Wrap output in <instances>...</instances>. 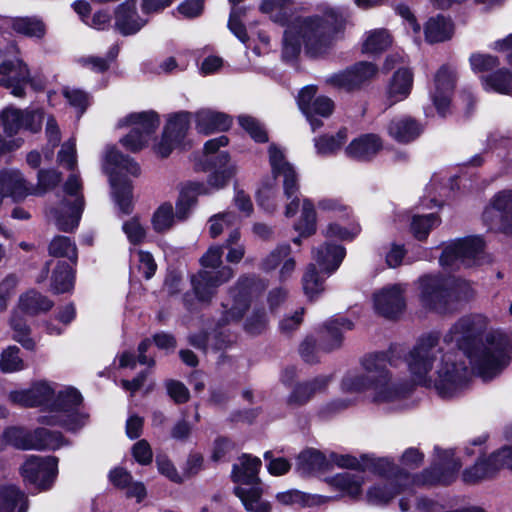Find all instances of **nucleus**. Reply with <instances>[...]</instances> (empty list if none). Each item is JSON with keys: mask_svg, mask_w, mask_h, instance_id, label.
<instances>
[{"mask_svg": "<svg viewBox=\"0 0 512 512\" xmlns=\"http://www.w3.org/2000/svg\"><path fill=\"white\" fill-rule=\"evenodd\" d=\"M411 379L394 376L388 368L392 360L387 353L377 352L363 356L361 371H349L341 380L343 392H369L375 403H395L405 398L414 384L434 387L440 397L453 398L469 384L470 372L460 352H444L440 338L428 334L417 340L406 358Z\"/></svg>", "mask_w": 512, "mask_h": 512, "instance_id": "nucleus-1", "label": "nucleus"}, {"mask_svg": "<svg viewBox=\"0 0 512 512\" xmlns=\"http://www.w3.org/2000/svg\"><path fill=\"white\" fill-rule=\"evenodd\" d=\"M259 9L286 28L282 41V57L290 61L298 57L301 48L310 57L328 53L342 30V21L335 9L325 16H298L289 20L294 10L293 0H262Z\"/></svg>", "mask_w": 512, "mask_h": 512, "instance_id": "nucleus-2", "label": "nucleus"}, {"mask_svg": "<svg viewBox=\"0 0 512 512\" xmlns=\"http://www.w3.org/2000/svg\"><path fill=\"white\" fill-rule=\"evenodd\" d=\"M489 325L483 314L461 317L445 334L443 342L456 347L469 359L472 370L483 380L500 374L510 363L512 356L511 337L500 330L487 333L485 342L479 343Z\"/></svg>", "mask_w": 512, "mask_h": 512, "instance_id": "nucleus-3", "label": "nucleus"}, {"mask_svg": "<svg viewBox=\"0 0 512 512\" xmlns=\"http://www.w3.org/2000/svg\"><path fill=\"white\" fill-rule=\"evenodd\" d=\"M8 398L11 403L22 407H46V414L38 418V422L44 425L61 426L74 432L88 421V415L79 412L82 395L73 387L57 390L55 383L38 380L27 389L11 391Z\"/></svg>", "mask_w": 512, "mask_h": 512, "instance_id": "nucleus-4", "label": "nucleus"}, {"mask_svg": "<svg viewBox=\"0 0 512 512\" xmlns=\"http://www.w3.org/2000/svg\"><path fill=\"white\" fill-rule=\"evenodd\" d=\"M437 462L421 474L411 477L407 473H399L394 478H386L371 486L367 491V500L373 505H384L397 494L406 490L408 483L414 485L449 484L456 476L461 463L454 459L453 450L435 448Z\"/></svg>", "mask_w": 512, "mask_h": 512, "instance_id": "nucleus-5", "label": "nucleus"}, {"mask_svg": "<svg viewBox=\"0 0 512 512\" xmlns=\"http://www.w3.org/2000/svg\"><path fill=\"white\" fill-rule=\"evenodd\" d=\"M471 285L461 279L440 275H425L419 279V298L430 311L447 314L457 310L458 303L473 297Z\"/></svg>", "mask_w": 512, "mask_h": 512, "instance_id": "nucleus-6", "label": "nucleus"}, {"mask_svg": "<svg viewBox=\"0 0 512 512\" xmlns=\"http://www.w3.org/2000/svg\"><path fill=\"white\" fill-rule=\"evenodd\" d=\"M103 169L109 175L112 193L120 211L123 214H130L132 211V185L130 180L122 177V174L138 176L140 174L138 163L123 155L115 147H107Z\"/></svg>", "mask_w": 512, "mask_h": 512, "instance_id": "nucleus-7", "label": "nucleus"}, {"mask_svg": "<svg viewBox=\"0 0 512 512\" xmlns=\"http://www.w3.org/2000/svg\"><path fill=\"white\" fill-rule=\"evenodd\" d=\"M222 246H211L201 257L200 262L204 268H219L217 271L201 270L191 277V284L197 299L201 302H209L216 293L217 288L229 281L234 270L222 264Z\"/></svg>", "mask_w": 512, "mask_h": 512, "instance_id": "nucleus-8", "label": "nucleus"}, {"mask_svg": "<svg viewBox=\"0 0 512 512\" xmlns=\"http://www.w3.org/2000/svg\"><path fill=\"white\" fill-rule=\"evenodd\" d=\"M60 181V174L55 170H40L38 172V186L33 187L24 179L17 169H3L0 171V206L6 197L14 202L24 200L28 195L45 193Z\"/></svg>", "mask_w": 512, "mask_h": 512, "instance_id": "nucleus-9", "label": "nucleus"}, {"mask_svg": "<svg viewBox=\"0 0 512 512\" xmlns=\"http://www.w3.org/2000/svg\"><path fill=\"white\" fill-rule=\"evenodd\" d=\"M84 205L81 180L78 175L72 174L64 184L63 198L52 210L58 229L70 232L77 228Z\"/></svg>", "mask_w": 512, "mask_h": 512, "instance_id": "nucleus-10", "label": "nucleus"}, {"mask_svg": "<svg viewBox=\"0 0 512 512\" xmlns=\"http://www.w3.org/2000/svg\"><path fill=\"white\" fill-rule=\"evenodd\" d=\"M8 445L21 450H56L64 445L61 433L45 428L29 431L23 427H8L4 430Z\"/></svg>", "mask_w": 512, "mask_h": 512, "instance_id": "nucleus-11", "label": "nucleus"}, {"mask_svg": "<svg viewBox=\"0 0 512 512\" xmlns=\"http://www.w3.org/2000/svg\"><path fill=\"white\" fill-rule=\"evenodd\" d=\"M159 124V117L154 111L132 113L119 122V126H132L130 132L120 139V143L125 149L138 152L147 145Z\"/></svg>", "mask_w": 512, "mask_h": 512, "instance_id": "nucleus-12", "label": "nucleus"}, {"mask_svg": "<svg viewBox=\"0 0 512 512\" xmlns=\"http://www.w3.org/2000/svg\"><path fill=\"white\" fill-rule=\"evenodd\" d=\"M484 243L480 237H467L448 243L440 257V264L447 268L479 265L483 262Z\"/></svg>", "mask_w": 512, "mask_h": 512, "instance_id": "nucleus-13", "label": "nucleus"}, {"mask_svg": "<svg viewBox=\"0 0 512 512\" xmlns=\"http://www.w3.org/2000/svg\"><path fill=\"white\" fill-rule=\"evenodd\" d=\"M256 279L252 276H242L234 287H232L228 296L222 302L221 325L238 322L242 319L244 313L249 307L250 298L253 294Z\"/></svg>", "mask_w": 512, "mask_h": 512, "instance_id": "nucleus-14", "label": "nucleus"}, {"mask_svg": "<svg viewBox=\"0 0 512 512\" xmlns=\"http://www.w3.org/2000/svg\"><path fill=\"white\" fill-rule=\"evenodd\" d=\"M21 475L25 482L39 490L50 489L57 477L58 459L53 456H30L21 466Z\"/></svg>", "mask_w": 512, "mask_h": 512, "instance_id": "nucleus-15", "label": "nucleus"}, {"mask_svg": "<svg viewBox=\"0 0 512 512\" xmlns=\"http://www.w3.org/2000/svg\"><path fill=\"white\" fill-rule=\"evenodd\" d=\"M483 220L490 229L512 231V191L505 190L495 195L483 212Z\"/></svg>", "mask_w": 512, "mask_h": 512, "instance_id": "nucleus-16", "label": "nucleus"}, {"mask_svg": "<svg viewBox=\"0 0 512 512\" xmlns=\"http://www.w3.org/2000/svg\"><path fill=\"white\" fill-rule=\"evenodd\" d=\"M377 73L378 68L375 64L358 62L344 71L331 75L327 82L337 88L352 91L372 80Z\"/></svg>", "mask_w": 512, "mask_h": 512, "instance_id": "nucleus-17", "label": "nucleus"}, {"mask_svg": "<svg viewBox=\"0 0 512 512\" xmlns=\"http://www.w3.org/2000/svg\"><path fill=\"white\" fill-rule=\"evenodd\" d=\"M44 114L41 110L22 111L15 108H8L0 114V126L5 133L12 136L21 129L37 132L41 129Z\"/></svg>", "mask_w": 512, "mask_h": 512, "instance_id": "nucleus-18", "label": "nucleus"}, {"mask_svg": "<svg viewBox=\"0 0 512 512\" xmlns=\"http://www.w3.org/2000/svg\"><path fill=\"white\" fill-rule=\"evenodd\" d=\"M269 163L275 177H283V192L286 199H290L299 191V176L294 166L289 163L284 152L275 144L268 149Z\"/></svg>", "mask_w": 512, "mask_h": 512, "instance_id": "nucleus-19", "label": "nucleus"}, {"mask_svg": "<svg viewBox=\"0 0 512 512\" xmlns=\"http://www.w3.org/2000/svg\"><path fill=\"white\" fill-rule=\"evenodd\" d=\"M455 79V71L448 65L441 66L435 74L434 86L430 95L438 114L442 117H445L450 111Z\"/></svg>", "mask_w": 512, "mask_h": 512, "instance_id": "nucleus-20", "label": "nucleus"}, {"mask_svg": "<svg viewBox=\"0 0 512 512\" xmlns=\"http://www.w3.org/2000/svg\"><path fill=\"white\" fill-rule=\"evenodd\" d=\"M404 287L400 284L389 285L374 294L375 311L386 318H394L405 308Z\"/></svg>", "mask_w": 512, "mask_h": 512, "instance_id": "nucleus-21", "label": "nucleus"}, {"mask_svg": "<svg viewBox=\"0 0 512 512\" xmlns=\"http://www.w3.org/2000/svg\"><path fill=\"white\" fill-rule=\"evenodd\" d=\"M331 381V375H319L311 380L298 383L287 396L286 406L290 409H297L306 405L316 394L325 392Z\"/></svg>", "mask_w": 512, "mask_h": 512, "instance_id": "nucleus-22", "label": "nucleus"}, {"mask_svg": "<svg viewBox=\"0 0 512 512\" xmlns=\"http://www.w3.org/2000/svg\"><path fill=\"white\" fill-rule=\"evenodd\" d=\"M29 81V70L21 59L7 60L0 65V85L11 89L14 96L24 95L25 85Z\"/></svg>", "mask_w": 512, "mask_h": 512, "instance_id": "nucleus-23", "label": "nucleus"}, {"mask_svg": "<svg viewBox=\"0 0 512 512\" xmlns=\"http://www.w3.org/2000/svg\"><path fill=\"white\" fill-rule=\"evenodd\" d=\"M145 23L137 14L135 0H128L115 10V29L124 36L137 33Z\"/></svg>", "mask_w": 512, "mask_h": 512, "instance_id": "nucleus-24", "label": "nucleus"}, {"mask_svg": "<svg viewBox=\"0 0 512 512\" xmlns=\"http://www.w3.org/2000/svg\"><path fill=\"white\" fill-rule=\"evenodd\" d=\"M413 87V73L408 68L395 71L387 84L385 95L389 106L405 100Z\"/></svg>", "mask_w": 512, "mask_h": 512, "instance_id": "nucleus-25", "label": "nucleus"}, {"mask_svg": "<svg viewBox=\"0 0 512 512\" xmlns=\"http://www.w3.org/2000/svg\"><path fill=\"white\" fill-rule=\"evenodd\" d=\"M344 257L345 249L336 244L325 243L312 250L313 260L328 275L339 268Z\"/></svg>", "mask_w": 512, "mask_h": 512, "instance_id": "nucleus-26", "label": "nucleus"}, {"mask_svg": "<svg viewBox=\"0 0 512 512\" xmlns=\"http://www.w3.org/2000/svg\"><path fill=\"white\" fill-rule=\"evenodd\" d=\"M423 131V126L410 116H398L393 118L387 132L390 137L399 143H409L417 139Z\"/></svg>", "mask_w": 512, "mask_h": 512, "instance_id": "nucleus-27", "label": "nucleus"}, {"mask_svg": "<svg viewBox=\"0 0 512 512\" xmlns=\"http://www.w3.org/2000/svg\"><path fill=\"white\" fill-rule=\"evenodd\" d=\"M261 467V460L258 457L242 455L239 462L233 465L232 477L238 486L251 487L260 485L258 472Z\"/></svg>", "mask_w": 512, "mask_h": 512, "instance_id": "nucleus-28", "label": "nucleus"}, {"mask_svg": "<svg viewBox=\"0 0 512 512\" xmlns=\"http://www.w3.org/2000/svg\"><path fill=\"white\" fill-rule=\"evenodd\" d=\"M232 124V119L225 113L211 109H201L195 114L196 130L204 135L216 131L227 130Z\"/></svg>", "mask_w": 512, "mask_h": 512, "instance_id": "nucleus-29", "label": "nucleus"}, {"mask_svg": "<svg viewBox=\"0 0 512 512\" xmlns=\"http://www.w3.org/2000/svg\"><path fill=\"white\" fill-rule=\"evenodd\" d=\"M382 149V141L376 134H365L354 139L345 149L346 154L358 161H368Z\"/></svg>", "mask_w": 512, "mask_h": 512, "instance_id": "nucleus-30", "label": "nucleus"}, {"mask_svg": "<svg viewBox=\"0 0 512 512\" xmlns=\"http://www.w3.org/2000/svg\"><path fill=\"white\" fill-rule=\"evenodd\" d=\"M354 324L347 318L339 317L324 324L322 349L330 352L341 347L343 332L352 330Z\"/></svg>", "mask_w": 512, "mask_h": 512, "instance_id": "nucleus-31", "label": "nucleus"}, {"mask_svg": "<svg viewBox=\"0 0 512 512\" xmlns=\"http://www.w3.org/2000/svg\"><path fill=\"white\" fill-rule=\"evenodd\" d=\"M228 144V138L224 135L208 140L204 144L203 153L199 158V165L202 169L206 167L221 168L229 162V155L225 151H220L221 147Z\"/></svg>", "mask_w": 512, "mask_h": 512, "instance_id": "nucleus-32", "label": "nucleus"}, {"mask_svg": "<svg viewBox=\"0 0 512 512\" xmlns=\"http://www.w3.org/2000/svg\"><path fill=\"white\" fill-rule=\"evenodd\" d=\"M234 493L241 500L247 512H271L272 510L271 504L262 499L263 491L260 485L237 486Z\"/></svg>", "mask_w": 512, "mask_h": 512, "instance_id": "nucleus-33", "label": "nucleus"}, {"mask_svg": "<svg viewBox=\"0 0 512 512\" xmlns=\"http://www.w3.org/2000/svg\"><path fill=\"white\" fill-rule=\"evenodd\" d=\"M207 194H210V191L204 183L189 182L185 184L176 203V216L185 219L190 209L196 204L197 197Z\"/></svg>", "mask_w": 512, "mask_h": 512, "instance_id": "nucleus-34", "label": "nucleus"}, {"mask_svg": "<svg viewBox=\"0 0 512 512\" xmlns=\"http://www.w3.org/2000/svg\"><path fill=\"white\" fill-rule=\"evenodd\" d=\"M328 484L349 497L361 495L362 486L365 483L362 472L356 471L339 473L327 480Z\"/></svg>", "mask_w": 512, "mask_h": 512, "instance_id": "nucleus-35", "label": "nucleus"}, {"mask_svg": "<svg viewBox=\"0 0 512 512\" xmlns=\"http://www.w3.org/2000/svg\"><path fill=\"white\" fill-rule=\"evenodd\" d=\"M483 89L487 92L512 96V72L507 68H500L480 78Z\"/></svg>", "mask_w": 512, "mask_h": 512, "instance_id": "nucleus-36", "label": "nucleus"}, {"mask_svg": "<svg viewBox=\"0 0 512 512\" xmlns=\"http://www.w3.org/2000/svg\"><path fill=\"white\" fill-rule=\"evenodd\" d=\"M293 228L302 237H310L316 232L317 213L311 199L303 198L301 214Z\"/></svg>", "mask_w": 512, "mask_h": 512, "instance_id": "nucleus-37", "label": "nucleus"}, {"mask_svg": "<svg viewBox=\"0 0 512 512\" xmlns=\"http://www.w3.org/2000/svg\"><path fill=\"white\" fill-rule=\"evenodd\" d=\"M293 228L302 237H310L316 232L317 213L311 199L303 198L301 214Z\"/></svg>", "mask_w": 512, "mask_h": 512, "instance_id": "nucleus-38", "label": "nucleus"}, {"mask_svg": "<svg viewBox=\"0 0 512 512\" xmlns=\"http://www.w3.org/2000/svg\"><path fill=\"white\" fill-rule=\"evenodd\" d=\"M453 34L452 22L442 15L431 17L425 25V37L429 43L443 42Z\"/></svg>", "mask_w": 512, "mask_h": 512, "instance_id": "nucleus-39", "label": "nucleus"}, {"mask_svg": "<svg viewBox=\"0 0 512 512\" xmlns=\"http://www.w3.org/2000/svg\"><path fill=\"white\" fill-rule=\"evenodd\" d=\"M53 305L52 300L35 290H30L19 298V308L29 315L48 312Z\"/></svg>", "mask_w": 512, "mask_h": 512, "instance_id": "nucleus-40", "label": "nucleus"}, {"mask_svg": "<svg viewBox=\"0 0 512 512\" xmlns=\"http://www.w3.org/2000/svg\"><path fill=\"white\" fill-rule=\"evenodd\" d=\"M74 287V273L71 266L58 261L51 276V290L55 294L70 292Z\"/></svg>", "mask_w": 512, "mask_h": 512, "instance_id": "nucleus-41", "label": "nucleus"}, {"mask_svg": "<svg viewBox=\"0 0 512 512\" xmlns=\"http://www.w3.org/2000/svg\"><path fill=\"white\" fill-rule=\"evenodd\" d=\"M18 505V512L27 511L28 504L25 495L14 485L1 487L0 512H14Z\"/></svg>", "mask_w": 512, "mask_h": 512, "instance_id": "nucleus-42", "label": "nucleus"}, {"mask_svg": "<svg viewBox=\"0 0 512 512\" xmlns=\"http://www.w3.org/2000/svg\"><path fill=\"white\" fill-rule=\"evenodd\" d=\"M497 473V468L489 456L488 458H479L472 467L464 470L462 477L464 482L472 484L493 478Z\"/></svg>", "mask_w": 512, "mask_h": 512, "instance_id": "nucleus-43", "label": "nucleus"}, {"mask_svg": "<svg viewBox=\"0 0 512 512\" xmlns=\"http://www.w3.org/2000/svg\"><path fill=\"white\" fill-rule=\"evenodd\" d=\"M12 29L19 34L30 38L41 39L46 33V26L37 17L15 18L11 24Z\"/></svg>", "mask_w": 512, "mask_h": 512, "instance_id": "nucleus-44", "label": "nucleus"}, {"mask_svg": "<svg viewBox=\"0 0 512 512\" xmlns=\"http://www.w3.org/2000/svg\"><path fill=\"white\" fill-rule=\"evenodd\" d=\"M190 119L191 114L185 111L171 115L164 129L166 137H172L173 141L180 143L189 129Z\"/></svg>", "mask_w": 512, "mask_h": 512, "instance_id": "nucleus-45", "label": "nucleus"}, {"mask_svg": "<svg viewBox=\"0 0 512 512\" xmlns=\"http://www.w3.org/2000/svg\"><path fill=\"white\" fill-rule=\"evenodd\" d=\"M391 36L385 29L369 31L362 45V51L367 54L381 53L391 45Z\"/></svg>", "mask_w": 512, "mask_h": 512, "instance_id": "nucleus-46", "label": "nucleus"}, {"mask_svg": "<svg viewBox=\"0 0 512 512\" xmlns=\"http://www.w3.org/2000/svg\"><path fill=\"white\" fill-rule=\"evenodd\" d=\"M49 254L54 257H63L76 264L78 252L76 244L67 236H56L49 244Z\"/></svg>", "mask_w": 512, "mask_h": 512, "instance_id": "nucleus-47", "label": "nucleus"}, {"mask_svg": "<svg viewBox=\"0 0 512 512\" xmlns=\"http://www.w3.org/2000/svg\"><path fill=\"white\" fill-rule=\"evenodd\" d=\"M119 53V48L112 46L106 57L85 56L77 60V62L84 68H87L96 73H102L109 69L110 64L116 59Z\"/></svg>", "mask_w": 512, "mask_h": 512, "instance_id": "nucleus-48", "label": "nucleus"}, {"mask_svg": "<svg viewBox=\"0 0 512 512\" xmlns=\"http://www.w3.org/2000/svg\"><path fill=\"white\" fill-rule=\"evenodd\" d=\"M222 247L227 250V262L236 264L244 258L246 248L241 242V233L238 228H234L229 232Z\"/></svg>", "mask_w": 512, "mask_h": 512, "instance_id": "nucleus-49", "label": "nucleus"}, {"mask_svg": "<svg viewBox=\"0 0 512 512\" xmlns=\"http://www.w3.org/2000/svg\"><path fill=\"white\" fill-rule=\"evenodd\" d=\"M328 465L325 455L317 450L308 449L298 456V467L304 473L324 470Z\"/></svg>", "mask_w": 512, "mask_h": 512, "instance_id": "nucleus-50", "label": "nucleus"}, {"mask_svg": "<svg viewBox=\"0 0 512 512\" xmlns=\"http://www.w3.org/2000/svg\"><path fill=\"white\" fill-rule=\"evenodd\" d=\"M209 169H215V171L209 175L207 179V184H205L209 191L212 190H219L223 187H225L228 183V181L235 175L237 169L234 164H231L228 162L225 166H222L221 168L218 167H206V169H203L204 171Z\"/></svg>", "mask_w": 512, "mask_h": 512, "instance_id": "nucleus-51", "label": "nucleus"}, {"mask_svg": "<svg viewBox=\"0 0 512 512\" xmlns=\"http://www.w3.org/2000/svg\"><path fill=\"white\" fill-rule=\"evenodd\" d=\"M276 499L279 503L285 506L306 507L319 504V498L307 495L295 489L278 493L276 495Z\"/></svg>", "mask_w": 512, "mask_h": 512, "instance_id": "nucleus-52", "label": "nucleus"}, {"mask_svg": "<svg viewBox=\"0 0 512 512\" xmlns=\"http://www.w3.org/2000/svg\"><path fill=\"white\" fill-rule=\"evenodd\" d=\"M239 217L232 211H225L210 217L209 233L212 238L218 237L225 229L231 228L238 224Z\"/></svg>", "mask_w": 512, "mask_h": 512, "instance_id": "nucleus-53", "label": "nucleus"}, {"mask_svg": "<svg viewBox=\"0 0 512 512\" xmlns=\"http://www.w3.org/2000/svg\"><path fill=\"white\" fill-rule=\"evenodd\" d=\"M347 140L346 130H340L336 135L321 136L315 139V148L318 154L328 155L339 150Z\"/></svg>", "mask_w": 512, "mask_h": 512, "instance_id": "nucleus-54", "label": "nucleus"}, {"mask_svg": "<svg viewBox=\"0 0 512 512\" xmlns=\"http://www.w3.org/2000/svg\"><path fill=\"white\" fill-rule=\"evenodd\" d=\"M174 210L170 203L160 205L152 216V226L156 232L169 230L174 223Z\"/></svg>", "mask_w": 512, "mask_h": 512, "instance_id": "nucleus-55", "label": "nucleus"}, {"mask_svg": "<svg viewBox=\"0 0 512 512\" xmlns=\"http://www.w3.org/2000/svg\"><path fill=\"white\" fill-rule=\"evenodd\" d=\"M469 64L474 73H486L497 68L500 60L491 54L475 52L470 55Z\"/></svg>", "mask_w": 512, "mask_h": 512, "instance_id": "nucleus-56", "label": "nucleus"}, {"mask_svg": "<svg viewBox=\"0 0 512 512\" xmlns=\"http://www.w3.org/2000/svg\"><path fill=\"white\" fill-rule=\"evenodd\" d=\"M303 289L309 298L317 296L324 290V280L316 271L315 264H309L302 278Z\"/></svg>", "mask_w": 512, "mask_h": 512, "instance_id": "nucleus-57", "label": "nucleus"}, {"mask_svg": "<svg viewBox=\"0 0 512 512\" xmlns=\"http://www.w3.org/2000/svg\"><path fill=\"white\" fill-rule=\"evenodd\" d=\"M328 463L336 465L339 468H345L359 472H364L368 466L367 458L365 456H362L361 459H357L352 455L339 453H331L329 455Z\"/></svg>", "mask_w": 512, "mask_h": 512, "instance_id": "nucleus-58", "label": "nucleus"}, {"mask_svg": "<svg viewBox=\"0 0 512 512\" xmlns=\"http://www.w3.org/2000/svg\"><path fill=\"white\" fill-rule=\"evenodd\" d=\"M315 95L316 87L306 86L300 91L298 96V106L300 110L304 113V115L307 117L313 131H315L322 125V122L320 120L311 119V107L314 99L316 98Z\"/></svg>", "mask_w": 512, "mask_h": 512, "instance_id": "nucleus-59", "label": "nucleus"}, {"mask_svg": "<svg viewBox=\"0 0 512 512\" xmlns=\"http://www.w3.org/2000/svg\"><path fill=\"white\" fill-rule=\"evenodd\" d=\"M439 220L433 213L425 216H414L411 222V231L415 238L424 240L427 238L430 230L438 225Z\"/></svg>", "mask_w": 512, "mask_h": 512, "instance_id": "nucleus-60", "label": "nucleus"}, {"mask_svg": "<svg viewBox=\"0 0 512 512\" xmlns=\"http://www.w3.org/2000/svg\"><path fill=\"white\" fill-rule=\"evenodd\" d=\"M11 328L14 331L13 338L17 342L21 343V345L28 350L34 349L35 342L29 337L30 328L18 313H14L11 318Z\"/></svg>", "mask_w": 512, "mask_h": 512, "instance_id": "nucleus-61", "label": "nucleus"}, {"mask_svg": "<svg viewBox=\"0 0 512 512\" xmlns=\"http://www.w3.org/2000/svg\"><path fill=\"white\" fill-rule=\"evenodd\" d=\"M20 349L9 346L1 354L0 369L5 373L16 372L24 368L23 360L19 357Z\"/></svg>", "mask_w": 512, "mask_h": 512, "instance_id": "nucleus-62", "label": "nucleus"}, {"mask_svg": "<svg viewBox=\"0 0 512 512\" xmlns=\"http://www.w3.org/2000/svg\"><path fill=\"white\" fill-rule=\"evenodd\" d=\"M246 12V7L233 6L228 21V28L242 43H246L248 40L246 29L241 21L245 17Z\"/></svg>", "mask_w": 512, "mask_h": 512, "instance_id": "nucleus-63", "label": "nucleus"}, {"mask_svg": "<svg viewBox=\"0 0 512 512\" xmlns=\"http://www.w3.org/2000/svg\"><path fill=\"white\" fill-rule=\"evenodd\" d=\"M268 319L264 309H255L246 319L244 329L251 335L261 334L267 327Z\"/></svg>", "mask_w": 512, "mask_h": 512, "instance_id": "nucleus-64", "label": "nucleus"}]
</instances>
